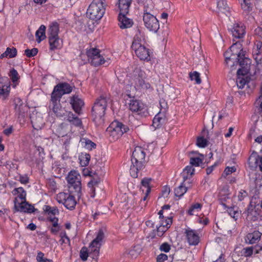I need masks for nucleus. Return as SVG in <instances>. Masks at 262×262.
<instances>
[{"label": "nucleus", "instance_id": "obj_1", "mask_svg": "<svg viewBox=\"0 0 262 262\" xmlns=\"http://www.w3.org/2000/svg\"><path fill=\"white\" fill-rule=\"evenodd\" d=\"M110 102V98L107 96H101L96 99L92 110L93 120L96 125L103 124L105 110Z\"/></svg>", "mask_w": 262, "mask_h": 262}, {"label": "nucleus", "instance_id": "obj_2", "mask_svg": "<svg viewBox=\"0 0 262 262\" xmlns=\"http://www.w3.org/2000/svg\"><path fill=\"white\" fill-rule=\"evenodd\" d=\"M145 158V152L144 149L139 146L136 147L133 152L130 168V174L133 178L138 177V171L143 168Z\"/></svg>", "mask_w": 262, "mask_h": 262}, {"label": "nucleus", "instance_id": "obj_3", "mask_svg": "<svg viewBox=\"0 0 262 262\" xmlns=\"http://www.w3.org/2000/svg\"><path fill=\"white\" fill-rule=\"evenodd\" d=\"M106 6L105 0H93L86 12V15L93 20H99L103 16Z\"/></svg>", "mask_w": 262, "mask_h": 262}, {"label": "nucleus", "instance_id": "obj_4", "mask_svg": "<svg viewBox=\"0 0 262 262\" xmlns=\"http://www.w3.org/2000/svg\"><path fill=\"white\" fill-rule=\"evenodd\" d=\"M70 192L79 196L81 190V176L76 170H71L66 178Z\"/></svg>", "mask_w": 262, "mask_h": 262}, {"label": "nucleus", "instance_id": "obj_5", "mask_svg": "<svg viewBox=\"0 0 262 262\" xmlns=\"http://www.w3.org/2000/svg\"><path fill=\"white\" fill-rule=\"evenodd\" d=\"M104 237L105 235L103 230L102 229H99L96 234V237L92 241L90 245L89 249V256L96 260L98 259L100 248L102 244Z\"/></svg>", "mask_w": 262, "mask_h": 262}, {"label": "nucleus", "instance_id": "obj_6", "mask_svg": "<svg viewBox=\"0 0 262 262\" xmlns=\"http://www.w3.org/2000/svg\"><path fill=\"white\" fill-rule=\"evenodd\" d=\"M59 26L57 23H52L48 29V38L51 50L61 47V40L58 36Z\"/></svg>", "mask_w": 262, "mask_h": 262}, {"label": "nucleus", "instance_id": "obj_7", "mask_svg": "<svg viewBox=\"0 0 262 262\" xmlns=\"http://www.w3.org/2000/svg\"><path fill=\"white\" fill-rule=\"evenodd\" d=\"M244 56L245 54L243 50L242 45L240 42L233 43L230 47V50L224 53L226 63L228 66L231 61Z\"/></svg>", "mask_w": 262, "mask_h": 262}, {"label": "nucleus", "instance_id": "obj_8", "mask_svg": "<svg viewBox=\"0 0 262 262\" xmlns=\"http://www.w3.org/2000/svg\"><path fill=\"white\" fill-rule=\"evenodd\" d=\"M146 76L144 71L140 69H136L134 71L133 79L135 83V88L147 90L151 86L150 83L146 80Z\"/></svg>", "mask_w": 262, "mask_h": 262}, {"label": "nucleus", "instance_id": "obj_9", "mask_svg": "<svg viewBox=\"0 0 262 262\" xmlns=\"http://www.w3.org/2000/svg\"><path fill=\"white\" fill-rule=\"evenodd\" d=\"M128 130V126L117 121H113L106 129V132L114 139H118L124 133H127Z\"/></svg>", "mask_w": 262, "mask_h": 262}, {"label": "nucleus", "instance_id": "obj_10", "mask_svg": "<svg viewBox=\"0 0 262 262\" xmlns=\"http://www.w3.org/2000/svg\"><path fill=\"white\" fill-rule=\"evenodd\" d=\"M72 193L60 192L56 195L57 201L64 205L68 209H73L76 204V201Z\"/></svg>", "mask_w": 262, "mask_h": 262}, {"label": "nucleus", "instance_id": "obj_11", "mask_svg": "<svg viewBox=\"0 0 262 262\" xmlns=\"http://www.w3.org/2000/svg\"><path fill=\"white\" fill-rule=\"evenodd\" d=\"M232 64L231 65L232 70H233V67L239 64L241 68L239 69L237 71V74L245 75L249 71V65L250 63V60L249 58H246L244 56L242 57L238 58L236 60L231 61Z\"/></svg>", "mask_w": 262, "mask_h": 262}, {"label": "nucleus", "instance_id": "obj_12", "mask_svg": "<svg viewBox=\"0 0 262 262\" xmlns=\"http://www.w3.org/2000/svg\"><path fill=\"white\" fill-rule=\"evenodd\" d=\"M72 91V86L68 83H60L56 85L51 94V96L55 99H60L62 96L66 94H69Z\"/></svg>", "mask_w": 262, "mask_h": 262}, {"label": "nucleus", "instance_id": "obj_13", "mask_svg": "<svg viewBox=\"0 0 262 262\" xmlns=\"http://www.w3.org/2000/svg\"><path fill=\"white\" fill-rule=\"evenodd\" d=\"M60 100L55 99L51 96L49 108L53 111L54 114L58 117H63L67 116L68 111L62 108L60 104Z\"/></svg>", "mask_w": 262, "mask_h": 262}, {"label": "nucleus", "instance_id": "obj_14", "mask_svg": "<svg viewBox=\"0 0 262 262\" xmlns=\"http://www.w3.org/2000/svg\"><path fill=\"white\" fill-rule=\"evenodd\" d=\"M143 20L145 27L150 31L156 32L159 29V23L154 15L143 16Z\"/></svg>", "mask_w": 262, "mask_h": 262}, {"label": "nucleus", "instance_id": "obj_15", "mask_svg": "<svg viewBox=\"0 0 262 262\" xmlns=\"http://www.w3.org/2000/svg\"><path fill=\"white\" fill-rule=\"evenodd\" d=\"M136 56L142 60L149 61L150 59L149 51L144 45L132 48Z\"/></svg>", "mask_w": 262, "mask_h": 262}, {"label": "nucleus", "instance_id": "obj_16", "mask_svg": "<svg viewBox=\"0 0 262 262\" xmlns=\"http://www.w3.org/2000/svg\"><path fill=\"white\" fill-rule=\"evenodd\" d=\"M184 233L189 245L196 246L199 244L200 236L196 231L189 228L185 230Z\"/></svg>", "mask_w": 262, "mask_h": 262}, {"label": "nucleus", "instance_id": "obj_17", "mask_svg": "<svg viewBox=\"0 0 262 262\" xmlns=\"http://www.w3.org/2000/svg\"><path fill=\"white\" fill-rule=\"evenodd\" d=\"M229 30L233 37L236 38H243L245 33V27L242 23L233 24Z\"/></svg>", "mask_w": 262, "mask_h": 262}, {"label": "nucleus", "instance_id": "obj_18", "mask_svg": "<svg viewBox=\"0 0 262 262\" xmlns=\"http://www.w3.org/2000/svg\"><path fill=\"white\" fill-rule=\"evenodd\" d=\"M14 103L15 114L18 117H23L25 113L28 111V107L19 98H15Z\"/></svg>", "mask_w": 262, "mask_h": 262}, {"label": "nucleus", "instance_id": "obj_19", "mask_svg": "<svg viewBox=\"0 0 262 262\" xmlns=\"http://www.w3.org/2000/svg\"><path fill=\"white\" fill-rule=\"evenodd\" d=\"M10 81L7 77L0 78V95L5 98L9 94Z\"/></svg>", "mask_w": 262, "mask_h": 262}, {"label": "nucleus", "instance_id": "obj_20", "mask_svg": "<svg viewBox=\"0 0 262 262\" xmlns=\"http://www.w3.org/2000/svg\"><path fill=\"white\" fill-rule=\"evenodd\" d=\"M71 126L65 123H61L58 125L55 129V134L60 138L72 134Z\"/></svg>", "mask_w": 262, "mask_h": 262}, {"label": "nucleus", "instance_id": "obj_21", "mask_svg": "<svg viewBox=\"0 0 262 262\" xmlns=\"http://www.w3.org/2000/svg\"><path fill=\"white\" fill-rule=\"evenodd\" d=\"M127 14V13H123L120 12L118 16V25L120 28L122 29L130 28L133 25V21L132 19L126 16L125 15Z\"/></svg>", "mask_w": 262, "mask_h": 262}, {"label": "nucleus", "instance_id": "obj_22", "mask_svg": "<svg viewBox=\"0 0 262 262\" xmlns=\"http://www.w3.org/2000/svg\"><path fill=\"white\" fill-rule=\"evenodd\" d=\"M15 207L18 211L27 213H32L35 210L34 206L28 204L26 202V200H25V201H20L19 203H16Z\"/></svg>", "mask_w": 262, "mask_h": 262}, {"label": "nucleus", "instance_id": "obj_23", "mask_svg": "<svg viewBox=\"0 0 262 262\" xmlns=\"http://www.w3.org/2000/svg\"><path fill=\"white\" fill-rule=\"evenodd\" d=\"M249 164L252 168L258 167L262 171V155L252 154L249 159Z\"/></svg>", "mask_w": 262, "mask_h": 262}, {"label": "nucleus", "instance_id": "obj_24", "mask_svg": "<svg viewBox=\"0 0 262 262\" xmlns=\"http://www.w3.org/2000/svg\"><path fill=\"white\" fill-rule=\"evenodd\" d=\"M12 194L15 196L14 205L16 203H19L20 201H25L26 198V192L23 187L15 188L12 191Z\"/></svg>", "mask_w": 262, "mask_h": 262}, {"label": "nucleus", "instance_id": "obj_25", "mask_svg": "<svg viewBox=\"0 0 262 262\" xmlns=\"http://www.w3.org/2000/svg\"><path fill=\"white\" fill-rule=\"evenodd\" d=\"M70 104L74 111L77 113H79L84 102L78 96L74 95L71 98Z\"/></svg>", "mask_w": 262, "mask_h": 262}, {"label": "nucleus", "instance_id": "obj_26", "mask_svg": "<svg viewBox=\"0 0 262 262\" xmlns=\"http://www.w3.org/2000/svg\"><path fill=\"white\" fill-rule=\"evenodd\" d=\"M172 223L171 218H167L165 220V224L164 223H161L159 225H156L157 227V235L158 236H162L163 234L169 228L170 224Z\"/></svg>", "mask_w": 262, "mask_h": 262}, {"label": "nucleus", "instance_id": "obj_27", "mask_svg": "<svg viewBox=\"0 0 262 262\" xmlns=\"http://www.w3.org/2000/svg\"><path fill=\"white\" fill-rule=\"evenodd\" d=\"M261 233L258 231H254L248 233L245 237V240L248 244H253L258 242L261 237Z\"/></svg>", "mask_w": 262, "mask_h": 262}, {"label": "nucleus", "instance_id": "obj_28", "mask_svg": "<svg viewBox=\"0 0 262 262\" xmlns=\"http://www.w3.org/2000/svg\"><path fill=\"white\" fill-rule=\"evenodd\" d=\"M143 16L153 15L156 13L155 6L151 1H147L143 4Z\"/></svg>", "mask_w": 262, "mask_h": 262}, {"label": "nucleus", "instance_id": "obj_29", "mask_svg": "<svg viewBox=\"0 0 262 262\" xmlns=\"http://www.w3.org/2000/svg\"><path fill=\"white\" fill-rule=\"evenodd\" d=\"M144 43V32L140 29H137L136 35L133 41L132 48L143 45Z\"/></svg>", "mask_w": 262, "mask_h": 262}, {"label": "nucleus", "instance_id": "obj_30", "mask_svg": "<svg viewBox=\"0 0 262 262\" xmlns=\"http://www.w3.org/2000/svg\"><path fill=\"white\" fill-rule=\"evenodd\" d=\"M31 122L33 127L37 130L41 129L45 124L43 118L39 113H36L35 116L31 117Z\"/></svg>", "mask_w": 262, "mask_h": 262}, {"label": "nucleus", "instance_id": "obj_31", "mask_svg": "<svg viewBox=\"0 0 262 262\" xmlns=\"http://www.w3.org/2000/svg\"><path fill=\"white\" fill-rule=\"evenodd\" d=\"M217 1V9L216 13L220 15L221 13H224L226 15L227 13L229 12V8L227 5L226 0H216Z\"/></svg>", "mask_w": 262, "mask_h": 262}, {"label": "nucleus", "instance_id": "obj_32", "mask_svg": "<svg viewBox=\"0 0 262 262\" xmlns=\"http://www.w3.org/2000/svg\"><path fill=\"white\" fill-rule=\"evenodd\" d=\"M132 0H118V5L120 12L128 13Z\"/></svg>", "mask_w": 262, "mask_h": 262}, {"label": "nucleus", "instance_id": "obj_33", "mask_svg": "<svg viewBox=\"0 0 262 262\" xmlns=\"http://www.w3.org/2000/svg\"><path fill=\"white\" fill-rule=\"evenodd\" d=\"M110 59L107 58L106 59L100 54V53L96 55L95 57H94L91 60H90L92 64L97 66L101 64H106L107 65L109 64Z\"/></svg>", "mask_w": 262, "mask_h": 262}, {"label": "nucleus", "instance_id": "obj_34", "mask_svg": "<svg viewBox=\"0 0 262 262\" xmlns=\"http://www.w3.org/2000/svg\"><path fill=\"white\" fill-rule=\"evenodd\" d=\"M63 117L64 119H67L72 124L76 126H79L81 125L82 122L81 120L71 112H68L67 116Z\"/></svg>", "mask_w": 262, "mask_h": 262}, {"label": "nucleus", "instance_id": "obj_35", "mask_svg": "<svg viewBox=\"0 0 262 262\" xmlns=\"http://www.w3.org/2000/svg\"><path fill=\"white\" fill-rule=\"evenodd\" d=\"M73 133L72 134H69L67 136L61 139V141L62 142L63 147L66 150L68 151L69 150L70 145L72 144L73 141Z\"/></svg>", "mask_w": 262, "mask_h": 262}, {"label": "nucleus", "instance_id": "obj_36", "mask_svg": "<svg viewBox=\"0 0 262 262\" xmlns=\"http://www.w3.org/2000/svg\"><path fill=\"white\" fill-rule=\"evenodd\" d=\"M129 108L132 112H140L143 109V104L138 100H132L129 103Z\"/></svg>", "mask_w": 262, "mask_h": 262}, {"label": "nucleus", "instance_id": "obj_37", "mask_svg": "<svg viewBox=\"0 0 262 262\" xmlns=\"http://www.w3.org/2000/svg\"><path fill=\"white\" fill-rule=\"evenodd\" d=\"M189 186H187V183H182L181 184L174 190L175 195L178 198L182 196L189 188Z\"/></svg>", "mask_w": 262, "mask_h": 262}, {"label": "nucleus", "instance_id": "obj_38", "mask_svg": "<svg viewBox=\"0 0 262 262\" xmlns=\"http://www.w3.org/2000/svg\"><path fill=\"white\" fill-rule=\"evenodd\" d=\"M165 118V114L159 112L155 116L153 119V125L155 127H158L162 123L164 122Z\"/></svg>", "mask_w": 262, "mask_h": 262}, {"label": "nucleus", "instance_id": "obj_39", "mask_svg": "<svg viewBox=\"0 0 262 262\" xmlns=\"http://www.w3.org/2000/svg\"><path fill=\"white\" fill-rule=\"evenodd\" d=\"M45 31L46 27L44 25H41L36 32V40L38 43L40 42L41 41L46 38Z\"/></svg>", "mask_w": 262, "mask_h": 262}, {"label": "nucleus", "instance_id": "obj_40", "mask_svg": "<svg viewBox=\"0 0 262 262\" xmlns=\"http://www.w3.org/2000/svg\"><path fill=\"white\" fill-rule=\"evenodd\" d=\"M81 145L89 150H92L96 146L95 143L86 138H82L80 140Z\"/></svg>", "mask_w": 262, "mask_h": 262}, {"label": "nucleus", "instance_id": "obj_41", "mask_svg": "<svg viewBox=\"0 0 262 262\" xmlns=\"http://www.w3.org/2000/svg\"><path fill=\"white\" fill-rule=\"evenodd\" d=\"M246 213L249 219L252 220H255L257 214L255 210L254 207L251 204L249 205Z\"/></svg>", "mask_w": 262, "mask_h": 262}, {"label": "nucleus", "instance_id": "obj_42", "mask_svg": "<svg viewBox=\"0 0 262 262\" xmlns=\"http://www.w3.org/2000/svg\"><path fill=\"white\" fill-rule=\"evenodd\" d=\"M99 182L100 180L99 179H92L88 184V186L90 189L91 192V196L92 198H94L95 195V188L94 186L97 185Z\"/></svg>", "mask_w": 262, "mask_h": 262}, {"label": "nucleus", "instance_id": "obj_43", "mask_svg": "<svg viewBox=\"0 0 262 262\" xmlns=\"http://www.w3.org/2000/svg\"><path fill=\"white\" fill-rule=\"evenodd\" d=\"M202 205L199 203L192 204L188 210V213L192 215L198 213L201 210Z\"/></svg>", "mask_w": 262, "mask_h": 262}, {"label": "nucleus", "instance_id": "obj_44", "mask_svg": "<svg viewBox=\"0 0 262 262\" xmlns=\"http://www.w3.org/2000/svg\"><path fill=\"white\" fill-rule=\"evenodd\" d=\"M237 75V78L236 79V84L239 89H243L244 86L247 83L248 80L247 78H245V75Z\"/></svg>", "mask_w": 262, "mask_h": 262}, {"label": "nucleus", "instance_id": "obj_45", "mask_svg": "<svg viewBox=\"0 0 262 262\" xmlns=\"http://www.w3.org/2000/svg\"><path fill=\"white\" fill-rule=\"evenodd\" d=\"M17 54V50L15 48H8L6 51L1 55V58L8 56L9 58L14 57Z\"/></svg>", "mask_w": 262, "mask_h": 262}, {"label": "nucleus", "instance_id": "obj_46", "mask_svg": "<svg viewBox=\"0 0 262 262\" xmlns=\"http://www.w3.org/2000/svg\"><path fill=\"white\" fill-rule=\"evenodd\" d=\"M227 212L228 214L234 219L236 220L241 214V212L238 208L235 207H230L228 209Z\"/></svg>", "mask_w": 262, "mask_h": 262}, {"label": "nucleus", "instance_id": "obj_47", "mask_svg": "<svg viewBox=\"0 0 262 262\" xmlns=\"http://www.w3.org/2000/svg\"><path fill=\"white\" fill-rule=\"evenodd\" d=\"M91 156L89 154H82L79 157L80 164L81 166H87L90 162Z\"/></svg>", "mask_w": 262, "mask_h": 262}, {"label": "nucleus", "instance_id": "obj_48", "mask_svg": "<svg viewBox=\"0 0 262 262\" xmlns=\"http://www.w3.org/2000/svg\"><path fill=\"white\" fill-rule=\"evenodd\" d=\"M242 9L246 13H248L252 9V4L250 0H243V2L241 3Z\"/></svg>", "mask_w": 262, "mask_h": 262}, {"label": "nucleus", "instance_id": "obj_49", "mask_svg": "<svg viewBox=\"0 0 262 262\" xmlns=\"http://www.w3.org/2000/svg\"><path fill=\"white\" fill-rule=\"evenodd\" d=\"M45 211L49 215H55L58 214L59 212L56 207H51L50 206H45Z\"/></svg>", "mask_w": 262, "mask_h": 262}, {"label": "nucleus", "instance_id": "obj_50", "mask_svg": "<svg viewBox=\"0 0 262 262\" xmlns=\"http://www.w3.org/2000/svg\"><path fill=\"white\" fill-rule=\"evenodd\" d=\"M151 181V179L149 178H144L142 181L141 184L143 187H144L146 190V195H148L150 192V188L149 186L150 183Z\"/></svg>", "mask_w": 262, "mask_h": 262}, {"label": "nucleus", "instance_id": "obj_51", "mask_svg": "<svg viewBox=\"0 0 262 262\" xmlns=\"http://www.w3.org/2000/svg\"><path fill=\"white\" fill-rule=\"evenodd\" d=\"M100 53L99 50L96 48H91L87 51L86 54L89 59L91 60L94 57Z\"/></svg>", "mask_w": 262, "mask_h": 262}, {"label": "nucleus", "instance_id": "obj_52", "mask_svg": "<svg viewBox=\"0 0 262 262\" xmlns=\"http://www.w3.org/2000/svg\"><path fill=\"white\" fill-rule=\"evenodd\" d=\"M187 32L189 33L191 35V37L192 38L193 36L195 37L196 38L200 37V33L198 30V28L196 27H194V28H190L188 27L186 30Z\"/></svg>", "mask_w": 262, "mask_h": 262}, {"label": "nucleus", "instance_id": "obj_53", "mask_svg": "<svg viewBox=\"0 0 262 262\" xmlns=\"http://www.w3.org/2000/svg\"><path fill=\"white\" fill-rule=\"evenodd\" d=\"M208 144V141L203 137H199L196 140V145L199 147L204 148Z\"/></svg>", "mask_w": 262, "mask_h": 262}, {"label": "nucleus", "instance_id": "obj_54", "mask_svg": "<svg viewBox=\"0 0 262 262\" xmlns=\"http://www.w3.org/2000/svg\"><path fill=\"white\" fill-rule=\"evenodd\" d=\"M194 171V169L192 167V166H187L183 170L182 176L184 177L188 176L189 177H191L193 174Z\"/></svg>", "mask_w": 262, "mask_h": 262}, {"label": "nucleus", "instance_id": "obj_55", "mask_svg": "<svg viewBox=\"0 0 262 262\" xmlns=\"http://www.w3.org/2000/svg\"><path fill=\"white\" fill-rule=\"evenodd\" d=\"M9 76L13 83L16 82L19 79L18 74L17 71L14 69H13L10 71Z\"/></svg>", "mask_w": 262, "mask_h": 262}, {"label": "nucleus", "instance_id": "obj_56", "mask_svg": "<svg viewBox=\"0 0 262 262\" xmlns=\"http://www.w3.org/2000/svg\"><path fill=\"white\" fill-rule=\"evenodd\" d=\"M190 78L192 80H195L196 83L200 84L201 82V80L200 77V74L197 72H194L193 73H190L189 74Z\"/></svg>", "mask_w": 262, "mask_h": 262}, {"label": "nucleus", "instance_id": "obj_57", "mask_svg": "<svg viewBox=\"0 0 262 262\" xmlns=\"http://www.w3.org/2000/svg\"><path fill=\"white\" fill-rule=\"evenodd\" d=\"M36 260L38 262H52V259L44 257V254L41 252H38L37 253Z\"/></svg>", "mask_w": 262, "mask_h": 262}, {"label": "nucleus", "instance_id": "obj_58", "mask_svg": "<svg viewBox=\"0 0 262 262\" xmlns=\"http://www.w3.org/2000/svg\"><path fill=\"white\" fill-rule=\"evenodd\" d=\"M38 53V49L37 48H33L31 50L26 49L25 51V53L28 57H32L36 55Z\"/></svg>", "mask_w": 262, "mask_h": 262}, {"label": "nucleus", "instance_id": "obj_59", "mask_svg": "<svg viewBox=\"0 0 262 262\" xmlns=\"http://www.w3.org/2000/svg\"><path fill=\"white\" fill-rule=\"evenodd\" d=\"M159 103L160 106V111L159 112L165 114L168 108L167 103L164 100H160Z\"/></svg>", "mask_w": 262, "mask_h": 262}, {"label": "nucleus", "instance_id": "obj_60", "mask_svg": "<svg viewBox=\"0 0 262 262\" xmlns=\"http://www.w3.org/2000/svg\"><path fill=\"white\" fill-rule=\"evenodd\" d=\"M202 163V160L200 158H191L190 160V163L195 166H198Z\"/></svg>", "mask_w": 262, "mask_h": 262}, {"label": "nucleus", "instance_id": "obj_61", "mask_svg": "<svg viewBox=\"0 0 262 262\" xmlns=\"http://www.w3.org/2000/svg\"><path fill=\"white\" fill-rule=\"evenodd\" d=\"M253 252V248L252 247H246L243 249V253L246 257L251 256Z\"/></svg>", "mask_w": 262, "mask_h": 262}, {"label": "nucleus", "instance_id": "obj_62", "mask_svg": "<svg viewBox=\"0 0 262 262\" xmlns=\"http://www.w3.org/2000/svg\"><path fill=\"white\" fill-rule=\"evenodd\" d=\"M236 168L234 166L232 167H227L224 170L223 176L226 177L228 175L231 174L232 172H235Z\"/></svg>", "mask_w": 262, "mask_h": 262}, {"label": "nucleus", "instance_id": "obj_63", "mask_svg": "<svg viewBox=\"0 0 262 262\" xmlns=\"http://www.w3.org/2000/svg\"><path fill=\"white\" fill-rule=\"evenodd\" d=\"M88 256L89 254L86 249L84 248H82L80 253V256L81 259L83 261H85L87 259Z\"/></svg>", "mask_w": 262, "mask_h": 262}, {"label": "nucleus", "instance_id": "obj_64", "mask_svg": "<svg viewBox=\"0 0 262 262\" xmlns=\"http://www.w3.org/2000/svg\"><path fill=\"white\" fill-rule=\"evenodd\" d=\"M248 195L247 192L244 190H241L238 192L237 198L238 201H243Z\"/></svg>", "mask_w": 262, "mask_h": 262}]
</instances>
